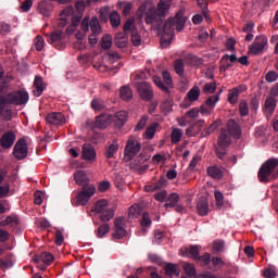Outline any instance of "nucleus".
<instances>
[{
  "label": "nucleus",
  "mask_w": 278,
  "mask_h": 278,
  "mask_svg": "<svg viewBox=\"0 0 278 278\" xmlns=\"http://www.w3.org/2000/svg\"><path fill=\"white\" fill-rule=\"evenodd\" d=\"M73 14H75V9H73V7L65 8L59 16V27H66L68 21H73V17H75Z\"/></svg>",
  "instance_id": "17"
},
{
  "label": "nucleus",
  "mask_w": 278,
  "mask_h": 278,
  "mask_svg": "<svg viewBox=\"0 0 278 278\" xmlns=\"http://www.w3.org/2000/svg\"><path fill=\"white\" fill-rule=\"evenodd\" d=\"M62 40H64V31L54 30L50 34V38H49L48 42L50 45H52L53 47H58V45H60V42H62Z\"/></svg>",
  "instance_id": "26"
},
{
  "label": "nucleus",
  "mask_w": 278,
  "mask_h": 278,
  "mask_svg": "<svg viewBox=\"0 0 278 278\" xmlns=\"http://www.w3.org/2000/svg\"><path fill=\"white\" fill-rule=\"evenodd\" d=\"M165 273L169 277H179V271L177 270V266L173 263H168L165 265Z\"/></svg>",
  "instance_id": "42"
},
{
  "label": "nucleus",
  "mask_w": 278,
  "mask_h": 278,
  "mask_svg": "<svg viewBox=\"0 0 278 278\" xmlns=\"http://www.w3.org/2000/svg\"><path fill=\"white\" fill-rule=\"evenodd\" d=\"M128 116L129 114L126 111H119L111 115V124L121 129V127H125Z\"/></svg>",
  "instance_id": "18"
},
{
  "label": "nucleus",
  "mask_w": 278,
  "mask_h": 278,
  "mask_svg": "<svg viewBox=\"0 0 278 278\" xmlns=\"http://www.w3.org/2000/svg\"><path fill=\"white\" fill-rule=\"evenodd\" d=\"M13 155L16 160H25L27 156V141L25 139H20L13 150Z\"/></svg>",
  "instance_id": "14"
},
{
  "label": "nucleus",
  "mask_w": 278,
  "mask_h": 278,
  "mask_svg": "<svg viewBox=\"0 0 278 278\" xmlns=\"http://www.w3.org/2000/svg\"><path fill=\"white\" fill-rule=\"evenodd\" d=\"M197 210L199 216H207L210 213V203L207 202V198L202 197L198 200Z\"/></svg>",
  "instance_id": "23"
},
{
  "label": "nucleus",
  "mask_w": 278,
  "mask_h": 278,
  "mask_svg": "<svg viewBox=\"0 0 278 278\" xmlns=\"http://www.w3.org/2000/svg\"><path fill=\"white\" fill-rule=\"evenodd\" d=\"M55 244H58V247H62V244H64V233L62 230H56L55 232Z\"/></svg>",
  "instance_id": "62"
},
{
  "label": "nucleus",
  "mask_w": 278,
  "mask_h": 278,
  "mask_svg": "<svg viewBox=\"0 0 278 278\" xmlns=\"http://www.w3.org/2000/svg\"><path fill=\"white\" fill-rule=\"evenodd\" d=\"M218 125H220V121H216L213 124H211L208 127H206L203 131H202V136H210L211 134H214V131H216Z\"/></svg>",
  "instance_id": "44"
},
{
  "label": "nucleus",
  "mask_w": 278,
  "mask_h": 278,
  "mask_svg": "<svg viewBox=\"0 0 278 278\" xmlns=\"http://www.w3.org/2000/svg\"><path fill=\"white\" fill-rule=\"evenodd\" d=\"M199 97H201V89L199 88V86H194L187 93V99L191 103H194V101H199Z\"/></svg>",
  "instance_id": "36"
},
{
  "label": "nucleus",
  "mask_w": 278,
  "mask_h": 278,
  "mask_svg": "<svg viewBox=\"0 0 278 278\" xmlns=\"http://www.w3.org/2000/svg\"><path fill=\"white\" fill-rule=\"evenodd\" d=\"M200 251H201V247L191 245L189 251L188 249H185V251L180 250V255H182V257L190 255V257H192L193 260H198Z\"/></svg>",
  "instance_id": "28"
},
{
  "label": "nucleus",
  "mask_w": 278,
  "mask_h": 278,
  "mask_svg": "<svg viewBox=\"0 0 278 278\" xmlns=\"http://www.w3.org/2000/svg\"><path fill=\"white\" fill-rule=\"evenodd\" d=\"M90 17L86 16L80 23L81 31L76 33V39L77 40H84L86 38V34H88V30L90 29Z\"/></svg>",
  "instance_id": "24"
},
{
  "label": "nucleus",
  "mask_w": 278,
  "mask_h": 278,
  "mask_svg": "<svg viewBox=\"0 0 278 278\" xmlns=\"http://www.w3.org/2000/svg\"><path fill=\"white\" fill-rule=\"evenodd\" d=\"M201 264V266H208L210 262H212V255L210 253H205L202 256H198L195 260Z\"/></svg>",
  "instance_id": "50"
},
{
  "label": "nucleus",
  "mask_w": 278,
  "mask_h": 278,
  "mask_svg": "<svg viewBox=\"0 0 278 278\" xmlns=\"http://www.w3.org/2000/svg\"><path fill=\"white\" fill-rule=\"evenodd\" d=\"M182 268L188 277H194L197 275V267L191 263H185Z\"/></svg>",
  "instance_id": "43"
},
{
  "label": "nucleus",
  "mask_w": 278,
  "mask_h": 278,
  "mask_svg": "<svg viewBox=\"0 0 278 278\" xmlns=\"http://www.w3.org/2000/svg\"><path fill=\"white\" fill-rule=\"evenodd\" d=\"M119 97L123 101H131L134 99V91L129 86H124L119 89Z\"/></svg>",
  "instance_id": "37"
},
{
  "label": "nucleus",
  "mask_w": 278,
  "mask_h": 278,
  "mask_svg": "<svg viewBox=\"0 0 278 278\" xmlns=\"http://www.w3.org/2000/svg\"><path fill=\"white\" fill-rule=\"evenodd\" d=\"M220 101V94L211 96L206 99L205 105L212 108L213 110L216 108V103Z\"/></svg>",
  "instance_id": "46"
},
{
  "label": "nucleus",
  "mask_w": 278,
  "mask_h": 278,
  "mask_svg": "<svg viewBox=\"0 0 278 278\" xmlns=\"http://www.w3.org/2000/svg\"><path fill=\"white\" fill-rule=\"evenodd\" d=\"M199 8L202 10L203 16L206 18V21H210L208 10H207V1L206 0H198L197 1Z\"/></svg>",
  "instance_id": "49"
},
{
  "label": "nucleus",
  "mask_w": 278,
  "mask_h": 278,
  "mask_svg": "<svg viewBox=\"0 0 278 278\" xmlns=\"http://www.w3.org/2000/svg\"><path fill=\"white\" fill-rule=\"evenodd\" d=\"M248 88L247 85H239L232 89H229L228 91V101L232 105H236L238 103V99L242 92H247Z\"/></svg>",
  "instance_id": "16"
},
{
  "label": "nucleus",
  "mask_w": 278,
  "mask_h": 278,
  "mask_svg": "<svg viewBox=\"0 0 278 278\" xmlns=\"http://www.w3.org/2000/svg\"><path fill=\"white\" fill-rule=\"evenodd\" d=\"M14 142H16V135L14 131L5 132L0 139V144L3 149H11V147L14 146Z\"/></svg>",
  "instance_id": "20"
},
{
  "label": "nucleus",
  "mask_w": 278,
  "mask_h": 278,
  "mask_svg": "<svg viewBox=\"0 0 278 278\" xmlns=\"http://www.w3.org/2000/svg\"><path fill=\"white\" fill-rule=\"evenodd\" d=\"M278 166V159H270L265 162L258 170V179L262 184L268 182V177Z\"/></svg>",
  "instance_id": "8"
},
{
  "label": "nucleus",
  "mask_w": 278,
  "mask_h": 278,
  "mask_svg": "<svg viewBox=\"0 0 278 278\" xmlns=\"http://www.w3.org/2000/svg\"><path fill=\"white\" fill-rule=\"evenodd\" d=\"M37 10L42 16H51V12H53V7L47 1H40L38 3Z\"/></svg>",
  "instance_id": "27"
},
{
  "label": "nucleus",
  "mask_w": 278,
  "mask_h": 278,
  "mask_svg": "<svg viewBox=\"0 0 278 278\" xmlns=\"http://www.w3.org/2000/svg\"><path fill=\"white\" fill-rule=\"evenodd\" d=\"M110 23L112 27H118V25H121V15H118V12L116 11L111 12Z\"/></svg>",
  "instance_id": "47"
},
{
  "label": "nucleus",
  "mask_w": 278,
  "mask_h": 278,
  "mask_svg": "<svg viewBox=\"0 0 278 278\" xmlns=\"http://www.w3.org/2000/svg\"><path fill=\"white\" fill-rule=\"evenodd\" d=\"M164 83L162 81V78L154 76L153 81L160 90H163V92H168L169 88H173V77L170 76V73L167 71H164L162 73Z\"/></svg>",
  "instance_id": "11"
},
{
  "label": "nucleus",
  "mask_w": 278,
  "mask_h": 278,
  "mask_svg": "<svg viewBox=\"0 0 278 278\" xmlns=\"http://www.w3.org/2000/svg\"><path fill=\"white\" fill-rule=\"evenodd\" d=\"M181 138H184V130L173 127L170 134L172 144H179Z\"/></svg>",
  "instance_id": "35"
},
{
  "label": "nucleus",
  "mask_w": 278,
  "mask_h": 278,
  "mask_svg": "<svg viewBox=\"0 0 278 278\" xmlns=\"http://www.w3.org/2000/svg\"><path fill=\"white\" fill-rule=\"evenodd\" d=\"M149 122V116L143 115L136 125L135 131H142L144 127H147V123Z\"/></svg>",
  "instance_id": "53"
},
{
  "label": "nucleus",
  "mask_w": 278,
  "mask_h": 278,
  "mask_svg": "<svg viewBox=\"0 0 278 278\" xmlns=\"http://www.w3.org/2000/svg\"><path fill=\"white\" fill-rule=\"evenodd\" d=\"M91 108L94 110V112H101V110L105 108V103H103V100L101 99H93L91 101Z\"/></svg>",
  "instance_id": "51"
},
{
  "label": "nucleus",
  "mask_w": 278,
  "mask_h": 278,
  "mask_svg": "<svg viewBox=\"0 0 278 278\" xmlns=\"http://www.w3.org/2000/svg\"><path fill=\"white\" fill-rule=\"evenodd\" d=\"M8 90V85L2 83L0 85V116L4 118V121H12V110L5 106V97H3V92Z\"/></svg>",
  "instance_id": "10"
},
{
  "label": "nucleus",
  "mask_w": 278,
  "mask_h": 278,
  "mask_svg": "<svg viewBox=\"0 0 278 278\" xmlns=\"http://www.w3.org/2000/svg\"><path fill=\"white\" fill-rule=\"evenodd\" d=\"M96 192L97 188H94L93 185L83 187V189L73 199V205H75V207H78V205H88L90 199L94 197Z\"/></svg>",
  "instance_id": "4"
},
{
  "label": "nucleus",
  "mask_w": 278,
  "mask_h": 278,
  "mask_svg": "<svg viewBox=\"0 0 278 278\" xmlns=\"http://www.w3.org/2000/svg\"><path fill=\"white\" fill-rule=\"evenodd\" d=\"M110 232V224H103L98 228L97 236L98 238H104L106 233Z\"/></svg>",
  "instance_id": "54"
},
{
  "label": "nucleus",
  "mask_w": 278,
  "mask_h": 278,
  "mask_svg": "<svg viewBox=\"0 0 278 278\" xmlns=\"http://www.w3.org/2000/svg\"><path fill=\"white\" fill-rule=\"evenodd\" d=\"M93 212L100 214V220H102V223H108L114 218V208L110 207V204L105 199L99 200L96 203Z\"/></svg>",
  "instance_id": "6"
},
{
  "label": "nucleus",
  "mask_w": 278,
  "mask_h": 278,
  "mask_svg": "<svg viewBox=\"0 0 278 278\" xmlns=\"http://www.w3.org/2000/svg\"><path fill=\"white\" fill-rule=\"evenodd\" d=\"M213 251H215V253H222V251H225V241L223 240L214 241Z\"/></svg>",
  "instance_id": "56"
},
{
  "label": "nucleus",
  "mask_w": 278,
  "mask_h": 278,
  "mask_svg": "<svg viewBox=\"0 0 278 278\" xmlns=\"http://www.w3.org/2000/svg\"><path fill=\"white\" fill-rule=\"evenodd\" d=\"M177 203H179V195L177 193H172L166 200L165 207L166 210H170L176 207Z\"/></svg>",
  "instance_id": "39"
},
{
  "label": "nucleus",
  "mask_w": 278,
  "mask_h": 278,
  "mask_svg": "<svg viewBox=\"0 0 278 278\" xmlns=\"http://www.w3.org/2000/svg\"><path fill=\"white\" fill-rule=\"evenodd\" d=\"M90 29L91 35L89 36V45H97L99 42V36L101 34V24L99 23V18L92 17L90 20Z\"/></svg>",
  "instance_id": "12"
},
{
  "label": "nucleus",
  "mask_w": 278,
  "mask_h": 278,
  "mask_svg": "<svg viewBox=\"0 0 278 278\" xmlns=\"http://www.w3.org/2000/svg\"><path fill=\"white\" fill-rule=\"evenodd\" d=\"M106 60L111 62V64H114V62H118V60H121V56L118 55V52H109L106 54Z\"/></svg>",
  "instance_id": "60"
},
{
  "label": "nucleus",
  "mask_w": 278,
  "mask_h": 278,
  "mask_svg": "<svg viewBox=\"0 0 278 278\" xmlns=\"http://www.w3.org/2000/svg\"><path fill=\"white\" fill-rule=\"evenodd\" d=\"M214 194H215L216 205L217 207H220L224 203L223 192H220L219 190H215Z\"/></svg>",
  "instance_id": "63"
},
{
  "label": "nucleus",
  "mask_w": 278,
  "mask_h": 278,
  "mask_svg": "<svg viewBox=\"0 0 278 278\" xmlns=\"http://www.w3.org/2000/svg\"><path fill=\"white\" fill-rule=\"evenodd\" d=\"M207 175L213 179H223L224 172L218 166H211L207 168Z\"/></svg>",
  "instance_id": "38"
},
{
  "label": "nucleus",
  "mask_w": 278,
  "mask_h": 278,
  "mask_svg": "<svg viewBox=\"0 0 278 278\" xmlns=\"http://www.w3.org/2000/svg\"><path fill=\"white\" fill-rule=\"evenodd\" d=\"M174 71L177 75H179L180 77H184V71H185L184 61L176 60L174 63Z\"/></svg>",
  "instance_id": "48"
},
{
  "label": "nucleus",
  "mask_w": 278,
  "mask_h": 278,
  "mask_svg": "<svg viewBox=\"0 0 278 278\" xmlns=\"http://www.w3.org/2000/svg\"><path fill=\"white\" fill-rule=\"evenodd\" d=\"M141 213H142V208L140 207L139 204H134L132 206L129 207L130 218H138V216H140Z\"/></svg>",
  "instance_id": "45"
},
{
  "label": "nucleus",
  "mask_w": 278,
  "mask_h": 278,
  "mask_svg": "<svg viewBox=\"0 0 278 278\" xmlns=\"http://www.w3.org/2000/svg\"><path fill=\"white\" fill-rule=\"evenodd\" d=\"M166 184V179L161 178L157 184L154 185H147L144 187L146 192H155V190H160Z\"/></svg>",
  "instance_id": "41"
},
{
  "label": "nucleus",
  "mask_w": 278,
  "mask_h": 278,
  "mask_svg": "<svg viewBox=\"0 0 278 278\" xmlns=\"http://www.w3.org/2000/svg\"><path fill=\"white\" fill-rule=\"evenodd\" d=\"M101 47L102 49H110V47H112V37L110 35L102 37Z\"/></svg>",
  "instance_id": "57"
},
{
  "label": "nucleus",
  "mask_w": 278,
  "mask_h": 278,
  "mask_svg": "<svg viewBox=\"0 0 278 278\" xmlns=\"http://www.w3.org/2000/svg\"><path fill=\"white\" fill-rule=\"evenodd\" d=\"M34 90L36 97H40L45 92V84L42 83V77L36 76L34 80Z\"/></svg>",
  "instance_id": "31"
},
{
  "label": "nucleus",
  "mask_w": 278,
  "mask_h": 278,
  "mask_svg": "<svg viewBox=\"0 0 278 278\" xmlns=\"http://www.w3.org/2000/svg\"><path fill=\"white\" fill-rule=\"evenodd\" d=\"M114 229L113 238L121 240L127 236V230L125 229V217H118L114 220Z\"/></svg>",
  "instance_id": "15"
},
{
  "label": "nucleus",
  "mask_w": 278,
  "mask_h": 278,
  "mask_svg": "<svg viewBox=\"0 0 278 278\" xmlns=\"http://www.w3.org/2000/svg\"><path fill=\"white\" fill-rule=\"evenodd\" d=\"M110 186H111L110 181L103 180L99 184L98 190L99 192H108V190H110Z\"/></svg>",
  "instance_id": "64"
},
{
  "label": "nucleus",
  "mask_w": 278,
  "mask_h": 278,
  "mask_svg": "<svg viewBox=\"0 0 278 278\" xmlns=\"http://www.w3.org/2000/svg\"><path fill=\"white\" fill-rule=\"evenodd\" d=\"M157 127H160L159 123H154L150 125L144 132V138H147V140H153V138H155V132L157 131Z\"/></svg>",
  "instance_id": "40"
},
{
  "label": "nucleus",
  "mask_w": 278,
  "mask_h": 278,
  "mask_svg": "<svg viewBox=\"0 0 278 278\" xmlns=\"http://www.w3.org/2000/svg\"><path fill=\"white\" fill-rule=\"evenodd\" d=\"M46 121L47 123H49V125H56V126L64 125V123H66V118L62 113H49L46 116Z\"/></svg>",
  "instance_id": "22"
},
{
  "label": "nucleus",
  "mask_w": 278,
  "mask_h": 278,
  "mask_svg": "<svg viewBox=\"0 0 278 278\" xmlns=\"http://www.w3.org/2000/svg\"><path fill=\"white\" fill-rule=\"evenodd\" d=\"M29 102V93L25 89L15 90L5 96L7 105H27Z\"/></svg>",
  "instance_id": "5"
},
{
  "label": "nucleus",
  "mask_w": 278,
  "mask_h": 278,
  "mask_svg": "<svg viewBox=\"0 0 278 278\" xmlns=\"http://www.w3.org/2000/svg\"><path fill=\"white\" fill-rule=\"evenodd\" d=\"M131 42L134 47H140V45H142V38L134 28L131 29Z\"/></svg>",
  "instance_id": "52"
},
{
  "label": "nucleus",
  "mask_w": 278,
  "mask_h": 278,
  "mask_svg": "<svg viewBox=\"0 0 278 278\" xmlns=\"http://www.w3.org/2000/svg\"><path fill=\"white\" fill-rule=\"evenodd\" d=\"M36 51H42L45 49V39L42 36H37L34 40Z\"/></svg>",
  "instance_id": "55"
},
{
  "label": "nucleus",
  "mask_w": 278,
  "mask_h": 278,
  "mask_svg": "<svg viewBox=\"0 0 278 278\" xmlns=\"http://www.w3.org/2000/svg\"><path fill=\"white\" fill-rule=\"evenodd\" d=\"M74 179L77 186H84V187L88 186V181H90V179H88V176L86 175V172L84 170H77L74 174Z\"/></svg>",
  "instance_id": "29"
},
{
  "label": "nucleus",
  "mask_w": 278,
  "mask_h": 278,
  "mask_svg": "<svg viewBox=\"0 0 278 278\" xmlns=\"http://www.w3.org/2000/svg\"><path fill=\"white\" fill-rule=\"evenodd\" d=\"M141 149H142V143H140L138 138L129 137L124 151V161L131 162L134 157H136V155L140 153Z\"/></svg>",
  "instance_id": "7"
},
{
  "label": "nucleus",
  "mask_w": 278,
  "mask_h": 278,
  "mask_svg": "<svg viewBox=\"0 0 278 278\" xmlns=\"http://www.w3.org/2000/svg\"><path fill=\"white\" fill-rule=\"evenodd\" d=\"M118 153V141L113 140L112 142H109L105 147L104 156L108 160H112Z\"/></svg>",
  "instance_id": "25"
},
{
  "label": "nucleus",
  "mask_w": 278,
  "mask_h": 278,
  "mask_svg": "<svg viewBox=\"0 0 278 278\" xmlns=\"http://www.w3.org/2000/svg\"><path fill=\"white\" fill-rule=\"evenodd\" d=\"M231 136L232 138H240L242 136L240 126L233 119L228 121L227 129L222 130L217 141L216 153L220 160L225 157V150L231 144Z\"/></svg>",
  "instance_id": "3"
},
{
  "label": "nucleus",
  "mask_w": 278,
  "mask_h": 278,
  "mask_svg": "<svg viewBox=\"0 0 278 278\" xmlns=\"http://www.w3.org/2000/svg\"><path fill=\"white\" fill-rule=\"evenodd\" d=\"M109 125H112V115L102 114L96 117V122H94L96 129H105Z\"/></svg>",
  "instance_id": "21"
},
{
  "label": "nucleus",
  "mask_w": 278,
  "mask_h": 278,
  "mask_svg": "<svg viewBox=\"0 0 278 278\" xmlns=\"http://www.w3.org/2000/svg\"><path fill=\"white\" fill-rule=\"evenodd\" d=\"M137 91L143 101H151L153 99V88L147 81L137 84Z\"/></svg>",
  "instance_id": "13"
},
{
  "label": "nucleus",
  "mask_w": 278,
  "mask_h": 278,
  "mask_svg": "<svg viewBox=\"0 0 278 278\" xmlns=\"http://www.w3.org/2000/svg\"><path fill=\"white\" fill-rule=\"evenodd\" d=\"M268 46V38L260 35L255 38L254 42L249 47V55H261Z\"/></svg>",
  "instance_id": "9"
},
{
  "label": "nucleus",
  "mask_w": 278,
  "mask_h": 278,
  "mask_svg": "<svg viewBox=\"0 0 278 278\" xmlns=\"http://www.w3.org/2000/svg\"><path fill=\"white\" fill-rule=\"evenodd\" d=\"M128 42H129V38L127 37L126 33H118L115 36V45L119 47V49H125Z\"/></svg>",
  "instance_id": "32"
},
{
  "label": "nucleus",
  "mask_w": 278,
  "mask_h": 278,
  "mask_svg": "<svg viewBox=\"0 0 278 278\" xmlns=\"http://www.w3.org/2000/svg\"><path fill=\"white\" fill-rule=\"evenodd\" d=\"M173 0H161L157 4V9L152 2H144L137 11V17L139 21H144L147 25H160L162 18L166 16V13L170 9Z\"/></svg>",
  "instance_id": "1"
},
{
  "label": "nucleus",
  "mask_w": 278,
  "mask_h": 278,
  "mask_svg": "<svg viewBox=\"0 0 278 278\" xmlns=\"http://www.w3.org/2000/svg\"><path fill=\"white\" fill-rule=\"evenodd\" d=\"M34 260L37 264H40V262H42L43 264L49 266V264L53 263V254L49 252H43L40 256H36Z\"/></svg>",
  "instance_id": "33"
},
{
  "label": "nucleus",
  "mask_w": 278,
  "mask_h": 278,
  "mask_svg": "<svg viewBox=\"0 0 278 278\" xmlns=\"http://www.w3.org/2000/svg\"><path fill=\"white\" fill-rule=\"evenodd\" d=\"M204 92H207L208 94H212L214 92H216V83H207L204 85L203 88Z\"/></svg>",
  "instance_id": "59"
},
{
  "label": "nucleus",
  "mask_w": 278,
  "mask_h": 278,
  "mask_svg": "<svg viewBox=\"0 0 278 278\" xmlns=\"http://www.w3.org/2000/svg\"><path fill=\"white\" fill-rule=\"evenodd\" d=\"M80 23H81V15H76L72 17V24L66 28L65 34H67V36H73V34L77 31V27H79Z\"/></svg>",
  "instance_id": "30"
},
{
  "label": "nucleus",
  "mask_w": 278,
  "mask_h": 278,
  "mask_svg": "<svg viewBox=\"0 0 278 278\" xmlns=\"http://www.w3.org/2000/svg\"><path fill=\"white\" fill-rule=\"evenodd\" d=\"M83 160L88 162V164H93L97 162V150L90 144L83 146Z\"/></svg>",
  "instance_id": "19"
},
{
  "label": "nucleus",
  "mask_w": 278,
  "mask_h": 278,
  "mask_svg": "<svg viewBox=\"0 0 278 278\" xmlns=\"http://www.w3.org/2000/svg\"><path fill=\"white\" fill-rule=\"evenodd\" d=\"M239 112L241 116H248L249 115V104L247 101H242L239 103Z\"/></svg>",
  "instance_id": "58"
},
{
  "label": "nucleus",
  "mask_w": 278,
  "mask_h": 278,
  "mask_svg": "<svg viewBox=\"0 0 278 278\" xmlns=\"http://www.w3.org/2000/svg\"><path fill=\"white\" fill-rule=\"evenodd\" d=\"M212 112H214V109H212V106H207V104H203L200 108V114H202V116H210Z\"/></svg>",
  "instance_id": "61"
},
{
  "label": "nucleus",
  "mask_w": 278,
  "mask_h": 278,
  "mask_svg": "<svg viewBox=\"0 0 278 278\" xmlns=\"http://www.w3.org/2000/svg\"><path fill=\"white\" fill-rule=\"evenodd\" d=\"M188 17L185 15L184 11H178L176 15L172 18H168L163 26V34L161 35V47L166 49L170 47L173 42V36H175V28L178 31H182L186 27V22Z\"/></svg>",
  "instance_id": "2"
},
{
  "label": "nucleus",
  "mask_w": 278,
  "mask_h": 278,
  "mask_svg": "<svg viewBox=\"0 0 278 278\" xmlns=\"http://www.w3.org/2000/svg\"><path fill=\"white\" fill-rule=\"evenodd\" d=\"M277 108V99L275 97H269L265 101L264 111L266 114H273L275 112V109Z\"/></svg>",
  "instance_id": "34"
}]
</instances>
